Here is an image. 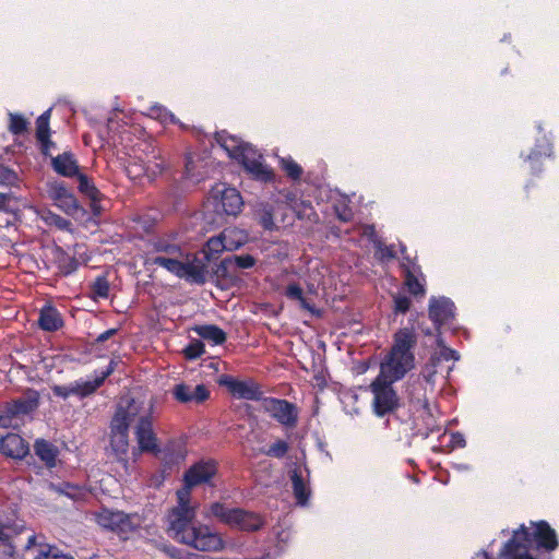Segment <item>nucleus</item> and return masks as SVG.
Here are the masks:
<instances>
[{"label": "nucleus", "mask_w": 559, "mask_h": 559, "mask_svg": "<svg viewBox=\"0 0 559 559\" xmlns=\"http://www.w3.org/2000/svg\"><path fill=\"white\" fill-rule=\"evenodd\" d=\"M216 472L214 461L193 464L185 473V485L177 490V504L169 510L166 519L167 533L174 540L203 552L221 551L225 544L221 534L195 520L198 506L191 503V490L199 485H212Z\"/></svg>", "instance_id": "f257e3e1"}, {"label": "nucleus", "mask_w": 559, "mask_h": 559, "mask_svg": "<svg viewBox=\"0 0 559 559\" xmlns=\"http://www.w3.org/2000/svg\"><path fill=\"white\" fill-rule=\"evenodd\" d=\"M153 400L146 397H122L112 418H119L120 426L129 429L134 425V433L141 451H155L156 438L152 428Z\"/></svg>", "instance_id": "f03ea898"}, {"label": "nucleus", "mask_w": 559, "mask_h": 559, "mask_svg": "<svg viewBox=\"0 0 559 559\" xmlns=\"http://www.w3.org/2000/svg\"><path fill=\"white\" fill-rule=\"evenodd\" d=\"M416 344V335L412 329L404 328L394 335L391 352L381 362L380 374L389 381L402 379L414 367L412 348Z\"/></svg>", "instance_id": "7ed1b4c3"}, {"label": "nucleus", "mask_w": 559, "mask_h": 559, "mask_svg": "<svg viewBox=\"0 0 559 559\" xmlns=\"http://www.w3.org/2000/svg\"><path fill=\"white\" fill-rule=\"evenodd\" d=\"M216 140L227 154L238 160L255 179L269 181L273 178L272 170L262 163V156L250 144L225 132L217 133Z\"/></svg>", "instance_id": "20e7f679"}, {"label": "nucleus", "mask_w": 559, "mask_h": 559, "mask_svg": "<svg viewBox=\"0 0 559 559\" xmlns=\"http://www.w3.org/2000/svg\"><path fill=\"white\" fill-rule=\"evenodd\" d=\"M154 264L159 265L179 277L192 283L203 284L206 280V265L198 255L167 254L154 258Z\"/></svg>", "instance_id": "39448f33"}, {"label": "nucleus", "mask_w": 559, "mask_h": 559, "mask_svg": "<svg viewBox=\"0 0 559 559\" xmlns=\"http://www.w3.org/2000/svg\"><path fill=\"white\" fill-rule=\"evenodd\" d=\"M115 369V362L110 361L108 368L95 376L93 379L83 380L80 379L68 385H53L52 392L56 396L68 399L69 396L75 395L80 397L87 396L95 392L99 388L105 379L112 373Z\"/></svg>", "instance_id": "423d86ee"}, {"label": "nucleus", "mask_w": 559, "mask_h": 559, "mask_svg": "<svg viewBox=\"0 0 559 559\" xmlns=\"http://www.w3.org/2000/svg\"><path fill=\"white\" fill-rule=\"evenodd\" d=\"M95 520L102 527L121 534L133 532L141 524L139 515L126 514L110 509H102L99 512H96Z\"/></svg>", "instance_id": "0eeeda50"}, {"label": "nucleus", "mask_w": 559, "mask_h": 559, "mask_svg": "<svg viewBox=\"0 0 559 559\" xmlns=\"http://www.w3.org/2000/svg\"><path fill=\"white\" fill-rule=\"evenodd\" d=\"M393 382L394 381H389V379L378 376L371 383L373 409L378 416H383L394 411L399 405V397L392 388Z\"/></svg>", "instance_id": "6e6552de"}, {"label": "nucleus", "mask_w": 559, "mask_h": 559, "mask_svg": "<svg viewBox=\"0 0 559 559\" xmlns=\"http://www.w3.org/2000/svg\"><path fill=\"white\" fill-rule=\"evenodd\" d=\"M210 200L217 213L227 215H237L242 206L239 192L225 183H217L212 188Z\"/></svg>", "instance_id": "1a4fd4ad"}, {"label": "nucleus", "mask_w": 559, "mask_h": 559, "mask_svg": "<svg viewBox=\"0 0 559 559\" xmlns=\"http://www.w3.org/2000/svg\"><path fill=\"white\" fill-rule=\"evenodd\" d=\"M260 408L284 426L295 427L297 424V407L285 400L263 399Z\"/></svg>", "instance_id": "9d476101"}, {"label": "nucleus", "mask_w": 559, "mask_h": 559, "mask_svg": "<svg viewBox=\"0 0 559 559\" xmlns=\"http://www.w3.org/2000/svg\"><path fill=\"white\" fill-rule=\"evenodd\" d=\"M218 383L225 388L237 399L255 400L259 396V388L251 380H239L228 374H223L218 379Z\"/></svg>", "instance_id": "9b49d317"}, {"label": "nucleus", "mask_w": 559, "mask_h": 559, "mask_svg": "<svg viewBox=\"0 0 559 559\" xmlns=\"http://www.w3.org/2000/svg\"><path fill=\"white\" fill-rule=\"evenodd\" d=\"M48 197L53 201L66 214L72 215L78 209L79 204L75 197L66 188L62 182H51L47 189Z\"/></svg>", "instance_id": "f8f14e48"}, {"label": "nucleus", "mask_w": 559, "mask_h": 559, "mask_svg": "<svg viewBox=\"0 0 559 559\" xmlns=\"http://www.w3.org/2000/svg\"><path fill=\"white\" fill-rule=\"evenodd\" d=\"M175 399L180 403H202L210 396V391L204 384L180 383L173 390Z\"/></svg>", "instance_id": "ddd939ff"}, {"label": "nucleus", "mask_w": 559, "mask_h": 559, "mask_svg": "<svg viewBox=\"0 0 559 559\" xmlns=\"http://www.w3.org/2000/svg\"><path fill=\"white\" fill-rule=\"evenodd\" d=\"M528 539V532L524 525L514 532L513 538L504 544L502 555L509 556L507 559H535L522 550H526Z\"/></svg>", "instance_id": "4468645a"}, {"label": "nucleus", "mask_w": 559, "mask_h": 559, "mask_svg": "<svg viewBox=\"0 0 559 559\" xmlns=\"http://www.w3.org/2000/svg\"><path fill=\"white\" fill-rule=\"evenodd\" d=\"M454 317V304L444 297L431 298L429 301V318L437 325L447 323Z\"/></svg>", "instance_id": "2eb2a0df"}, {"label": "nucleus", "mask_w": 559, "mask_h": 559, "mask_svg": "<svg viewBox=\"0 0 559 559\" xmlns=\"http://www.w3.org/2000/svg\"><path fill=\"white\" fill-rule=\"evenodd\" d=\"M290 479L293 483L294 496L297 502L305 506L310 497L309 471L307 467L297 466L292 471Z\"/></svg>", "instance_id": "dca6fc26"}, {"label": "nucleus", "mask_w": 559, "mask_h": 559, "mask_svg": "<svg viewBox=\"0 0 559 559\" xmlns=\"http://www.w3.org/2000/svg\"><path fill=\"white\" fill-rule=\"evenodd\" d=\"M25 549L33 559H72L61 554L56 547L37 544V537L29 535Z\"/></svg>", "instance_id": "f3484780"}, {"label": "nucleus", "mask_w": 559, "mask_h": 559, "mask_svg": "<svg viewBox=\"0 0 559 559\" xmlns=\"http://www.w3.org/2000/svg\"><path fill=\"white\" fill-rule=\"evenodd\" d=\"M0 451L7 456L22 459L28 453V445L19 435L9 433L1 439Z\"/></svg>", "instance_id": "a211bd4d"}, {"label": "nucleus", "mask_w": 559, "mask_h": 559, "mask_svg": "<svg viewBox=\"0 0 559 559\" xmlns=\"http://www.w3.org/2000/svg\"><path fill=\"white\" fill-rule=\"evenodd\" d=\"M535 530L533 536L537 546L548 551L555 550L558 547V539L555 530H552L547 522L540 521L534 524Z\"/></svg>", "instance_id": "6ab92c4d"}, {"label": "nucleus", "mask_w": 559, "mask_h": 559, "mask_svg": "<svg viewBox=\"0 0 559 559\" xmlns=\"http://www.w3.org/2000/svg\"><path fill=\"white\" fill-rule=\"evenodd\" d=\"M119 420V418H112L111 420L110 445L118 455H123L129 449V429L126 426H120Z\"/></svg>", "instance_id": "aec40b11"}, {"label": "nucleus", "mask_w": 559, "mask_h": 559, "mask_svg": "<svg viewBox=\"0 0 559 559\" xmlns=\"http://www.w3.org/2000/svg\"><path fill=\"white\" fill-rule=\"evenodd\" d=\"M328 267L320 262H316L308 269V273L304 278L308 294H317L319 287L325 285V275Z\"/></svg>", "instance_id": "412c9836"}, {"label": "nucleus", "mask_w": 559, "mask_h": 559, "mask_svg": "<svg viewBox=\"0 0 559 559\" xmlns=\"http://www.w3.org/2000/svg\"><path fill=\"white\" fill-rule=\"evenodd\" d=\"M38 324L41 330L53 332L63 325V320L55 307L51 305H46L40 309Z\"/></svg>", "instance_id": "4be33fe9"}, {"label": "nucleus", "mask_w": 559, "mask_h": 559, "mask_svg": "<svg viewBox=\"0 0 559 559\" xmlns=\"http://www.w3.org/2000/svg\"><path fill=\"white\" fill-rule=\"evenodd\" d=\"M237 510L238 509H228L226 506L219 502H214L205 508L203 514L206 519L215 518L230 526L231 522L236 519Z\"/></svg>", "instance_id": "5701e85b"}, {"label": "nucleus", "mask_w": 559, "mask_h": 559, "mask_svg": "<svg viewBox=\"0 0 559 559\" xmlns=\"http://www.w3.org/2000/svg\"><path fill=\"white\" fill-rule=\"evenodd\" d=\"M53 169L64 176L72 177L79 174V167L73 155L70 153H63L52 159Z\"/></svg>", "instance_id": "b1692460"}, {"label": "nucleus", "mask_w": 559, "mask_h": 559, "mask_svg": "<svg viewBox=\"0 0 559 559\" xmlns=\"http://www.w3.org/2000/svg\"><path fill=\"white\" fill-rule=\"evenodd\" d=\"M262 525L263 521L259 515L238 509L236 513V519L231 522L230 526L238 527L245 531H257Z\"/></svg>", "instance_id": "393cba45"}, {"label": "nucleus", "mask_w": 559, "mask_h": 559, "mask_svg": "<svg viewBox=\"0 0 559 559\" xmlns=\"http://www.w3.org/2000/svg\"><path fill=\"white\" fill-rule=\"evenodd\" d=\"M34 451L36 455L48 466L53 467L57 462L58 449L50 442L38 439L35 441Z\"/></svg>", "instance_id": "a878e982"}, {"label": "nucleus", "mask_w": 559, "mask_h": 559, "mask_svg": "<svg viewBox=\"0 0 559 559\" xmlns=\"http://www.w3.org/2000/svg\"><path fill=\"white\" fill-rule=\"evenodd\" d=\"M8 404L10 405V412H13L19 419V416L26 415L37 407L38 394L36 392H31L25 397L15 400Z\"/></svg>", "instance_id": "bb28decb"}, {"label": "nucleus", "mask_w": 559, "mask_h": 559, "mask_svg": "<svg viewBox=\"0 0 559 559\" xmlns=\"http://www.w3.org/2000/svg\"><path fill=\"white\" fill-rule=\"evenodd\" d=\"M51 109L46 110L36 121V136L41 143L43 152L48 153L52 142L49 140V117Z\"/></svg>", "instance_id": "cd10ccee"}, {"label": "nucleus", "mask_w": 559, "mask_h": 559, "mask_svg": "<svg viewBox=\"0 0 559 559\" xmlns=\"http://www.w3.org/2000/svg\"><path fill=\"white\" fill-rule=\"evenodd\" d=\"M224 250H227V247L221 234L218 237H213L207 240L206 246L201 252L203 257L200 259L203 260L205 265L207 266V262L213 259H216L218 254L222 253Z\"/></svg>", "instance_id": "c85d7f7f"}, {"label": "nucleus", "mask_w": 559, "mask_h": 559, "mask_svg": "<svg viewBox=\"0 0 559 559\" xmlns=\"http://www.w3.org/2000/svg\"><path fill=\"white\" fill-rule=\"evenodd\" d=\"M222 236L228 251L237 250L248 239L247 234L238 228H226Z\"/></svg>", "instance_id": "c756f323"}, {"label": "nucleus", "mask_w": 559, "mask_h": 559, "mask_svg": "<svg viewBox=\"0 0 559 559\" xmlns=\"http://www.w3.org/2000/svg\"><path fill=\"white\" fill-rule=\"evenodd\" d=\"M194 331L199 336L212 342L214 345L222 344L226 340L224 331L215 325H200L197 326Z\"/></svg>", "instance_id": "7c9ffc66"}, {"label": "nucleus", "mask_w": 559, "mask_h": 559, "mask_svg": "<svg viewBox=\"0 0 559 559\" xmlns=\"http://www.w3.org/2000/svg\"><path fill=\"white\" fill-rule=\"evenodd\" d=\"M285 295L292 299L297 300L301 308L313 312L314 308L312 304L309 301L308 297H306L302 293V288L297 283H292L286 287Z\"/></svg>", "instance_id": "2f4dec72"}, {"label": "nucleus", "mask_w": 559, "mask_h": 559, "mask_svg": "<svg viewBox=\"0 0 559 559\" xmlns=\"http://www.w3.org/2000/svg\"><path fill=\"white\" fill-rule=\"evenodd\" d=\"M126 171L131 179H140L144 176L147 177L145 159L140 156L130 157L126 166Z\"/></svg>", "instance_id": "473e14b6"}, {"label": "nucleus", "mask_w": 559, "mask_h": 559, "mask_svg": "<svg viewBox=\"0 0 559 559\" xmlns=\"http://www.w3.org/2000/svg\"><path fill=\"white\" fill-rule=\"evenodd\" d=\"M40 217L49 226H55L60 230H71V222L51 211H43Z\"/></svg>", "instance_id": "72a5a7b5"}, {"label": "nucleus", "mask_w": 559, "mask_h": 559, "mask_svg": "<svg viewBox=\"0 0 559 559\" xmlns=\"http://www.w3.org/2000/svg\"><path fill=\"white\" fill-rule=\"evenodd\" d=\"M405 285L413 295L424 294V285L416 274V270L407 267L404 272Z\"/></svg>", "instance_id": "f704fd0d"}, {"label": "nucleus", "mask_w": 559, "mask_h": 559, "mask_svg": "<svg viewBox=\"0 0 559 559\" xmlns=\"http://www.w3.org/2000/svg\"><path fill=\"white\" fill-rule=\"evenodd\" d=\"M79 179V190L88 197L91 200L95 201L99 197V191L96 189V187L91 182V180L82 174H78Z\"/></svg>", "instance_id": "c9c22d12"}, {"label": "nucleus", "mask_w": 559, "mask_h": 559, "mask_svg": "<svg viewBox=\"0 0 559 559\" xmlns=\"http://www.w3.org/2000/svg\"><path fill=\"white\" fill-rule=\"evenodd\" d=\"M27 120L19 114L9 112V130L13 134H22L27 130Z\"/></svg>", "instance_id": "e433bc0d"}, {"label": "nucleus", "mask_w": 559, "mask_h": 559, "mask_svg": "<svg viewBox=\"0 0 559 559\" xmlns=\"http://www.w3.org/2000/svg\"><path fill=\"white\" fill-rule=\"evenodd\" d=\"M280 163L288 177L293 179L300 178L302 169L294 159H292L290 157H282L280 159Z\"/></svg>", "instance_id": "4c0bfd02"}, {"label": "nucleus", "mask_w": 559, "mask_h": 559, "mask_svg": "<svg viewBox=\"0 0 559 559\" xmlns=\"http://www.w3.org/2000/svg\"><path fill=\"white\" fill-rule=\"evenodd\" d=\"M19 425V419L13 412H10L9 404H7L3 408H0V427L17 428Z\"/></svg>", "instance_id": "58836bf2"}, {"label": "nucleus", "mask_w": 559, "mask_h": 559, "mask_svg": "<svg viewBox=\"0 0 559 559\" xmlns=\"http://www.w3.org/2000/svg\"><path fill=\"white\" fill-rule=\"evenodd\" d=\"M150 116L160 120L163 123H168V122L176 123L177 122L175 116L171 112H169L165 107L159 106V105H155V106L151 107Z\"/></svg>", "instance_id": "ea45409f"}, {"label": "nucleus", "mask_w": 559, "mask_h": 559, "mask_svg": "<svg viewBox=\"0 0 559 559\" xmlns=\"http://www.w3.org/2000/svg\"><path fill=\"white\" fill-rule=\"evenodd\" d=\"M154 247L157 252H160L159 255L167 254H180V247L176 243H170L167 240L159 239L154 243Z\"/></svg>", "instance_id": "a19ab883"}, {"label": "nucleus", "mask_w": 559, "mask_h": 559, "mask_svg": "<svg viewBox=\"0 0 559 559\" xmlns=\"http://www.w3.org/2000/svg\"><path fill=\"white\" fill-rule=\"evenodd\" d=\"M288 448L289 447L286 441L277 440L266 451H264V454L267 456L281 459L287 453Z\"/></svg>", "instance_id": "79ce46f5"}, {"label": "nucleus", "mask_w": 559, "mask_h": 559, "mask_svg": "<svg viewBox=\"0 0 559 559\" xmlns=\"http://www.w3.org/2000/svg\"><path fill=\"white\" fill-rule=\"evenodd\" d=\"M145 165L147 167V178L150 179L156 177L163 170V163L155 155L152 157L146 155Z\"/></svg>", "instance_id": "37998d69"}, {"label": "nucleus", "mask_w": 559, "mask_h": 559, "mask_svg": "<svg viewBox=\"0 0 559 559\" xmlns=\"http://www.w3.org/2000/svg\"><path fill=\"white\" fill-rule=\"evenodd\" d=\"M188 359H195L204 353V345L199 340H193L183 350Z\"/></svg>", "instance_id": "c03bdc74"}, {"label": "nucleus", "mask_w": 559, "mask_h": 559, "mask_svg": "<svg viewBox=\"0 0 559 559\" xmlns=\"http://www.w3.org/2000/svg\"><path fill=\"white\" fill-rule=\"evenodd\" d=\"M259 216L260 222L264 228L272 229L275 226L271 206H262L261 210L259 211Z\"/></svg>", "instance_id": "a18cd8bd"}, {"label": "nucleus", "mask_w": 559, "mask_h": 559, "mask_svg": "<svg viewBox=\"0 0 559 559\" xmlns=\"http://www.w3.org/2000/svg\"><path fill=\"white\" fill-rule=\"evenodd\" d=\"M93 293L96 297L107 298L109 294L108 282L103 277H98L93 284Z\"/></svg>", "instance_id": "49530a36"}, {"label": "nucleus", "mask_w": 559, "mask_h": 559, "mask_svg": "<svg viewBox=\"0 0 559 559\" xmlns=\"http://www.w3.org/2000/svg\"><path fill=\"white\" fill-rule=\"evenodd\" d=\"M438 345L440 346V352L438 354V357L432 358L433 362H435V360H440V359H444V360H451V359L457 360L459 359L457 353L451 348L445 347L441 340H438Z\"/></svg>", "instance_id": "de8ad7c7"}, {"label": "nucleus", "mask_w": 559, "mask_h": 559, "mask_svg": "<svg viewBox=\"0 0 559 559\" xmlns=\"http://www.w3.org/2000/svg\"><path fill=\"white\" fill-rule=\"evenodd\" d=\"M551 153L550 144L547 141H544L542 144L537 145V148L528 156V159H534L539 156H549Z\"/></svg>", "instance_id": "09e8293b"}, {"label": "nucleus", "mask_w": 559, "mask_h": 559, "mask_svg": "<svg viewBox=\"0 0 559 559\" xmlns=\"http://www.w3.org/2000/svg\"><path fill=\"white\" fill-rule=\"evenodd\" d=\"M234 260L237 266L241 269H249L254 265V259L249 254L236 255Z\"/></svg>", "instance_id": "8fccbe9b"}, {"label": "nucleus", "mask_w": 559, "mask_h": 559, "mask_svg": "<svg viewBox=\"0 0 559 559\" xmlns=\"http://www.w3.org/2000/svg\"><path fill=\"white\" fill-rule=\"evenodd\" d=\"M394 308L397 312H406L409 308V299L406 296L394 297Z\"/></svg>", "instance_id": "3c124183"}, {"label": "nucleus", "mask_w": 559, "mask_h": 559, "mask_svg": "<svg viewBox=\"0 0 559 559\" xmlns=\"http://www.w3.org/2000/svg\"><path fill=\"white\" fill-rule=\"evenodd\" d=\"M63 264H60V269L63 273L69 274L76 269V261L63 253H61Z\"/></svg>", "instance_id": "603ef678"}, {"label": "nucleus", "mask_w": 559, "mask_h": 559, "mask_svg": "<svg viewBox=\"0 0 559 559\" xmlns=\"http://www.w3.org/2000/svg\"><path fill=\"white\" fill-rule=\"evenodd\" d=\"M15 179V175L10 169L0 166V185H9Z\"/></svg>", "instance_id": "864d4df0"}, {"label": "nucleus", "mask_w": 559, "mask_h": 559, "mask_svg": "<svg viewBox=\"0 0 559 559\" xmlns=\"http://www.w3.org/2000/svg\"><path fill=\"white\" fill-rule=\"evenodd\" d=\"M451 444L453 448H464L466 444L464 436L460 432L452 433Z\"/></svg>", "instance_id": "5fc2aeb1"}, {"label": "nucleus", "mask_w": 559, "mask_h": 559, "mask_svg": "<svg viewBox=\"0 0 559 559\" xmlns=\"http://www.w3.org/2000/svg\"><path fill=\"white\" fill-rule=\"evenodd\" d=\"M10 197L0 192V212H8Z\"/></svg>", "instance_id": "6e6d98bb"}, {"label": "nucleus", "mask_w": 559, "mask_h": 559, "mask_svg": "<svg viewBox=\"0 0 559 559\" xmlns=\"http://www.w3.org/2000/svg\"><path fill=\"white\" fill-rule=\"evenodd\" d=\"M117 332L116 329H110V330H107L105 331L104 333L99 334V336L97 337V341L98 342H105L107 341L108 338H110L112 335H115Z\"/></svg>", "instance_id": "4d7b16f0"}, {"label": "nucleus", "mask_w": 559, "mask_h": 559, "mask_svg": "<svg viewBox=\"0 0 559 559\" xmlns=\"http://www.w3.org/2000/svg\"><path fill=\"white\" fill-rule=\"evenodd\" d=\"M193 169H194V162H193L192 157H188L187 163H186V174L188 177L194 176Z\"/></svg>", "instance_id": "13d9d810"}, {"label": "nucleus", "mask_w": 559, "mask_h": 559, "mask_svg": "<svg viewBox=\"0 0 559 559\" xmlns=\"http://www.w3.org/2000/svg\"><path fill=\"white\" fill-rule=\"evenodd\" d=\"M436 373V371L432 369V367H426L425 371H424V377L426 378V380L428 382L432 381V377L433 374Z\"/></svg>", "instance_id": "bf43d9fd"}, {"label": "nucleus", "mask_w": 559, "mask_h": 559, "mask_svg": "<svg viewBox=\"0 0 559 559\" xmlns=\"http://www.w3.org/2000/svg\"><path fill=\"white\" fill-rule=\"evenodd\" d=\"M353 214L349 210H344L343 212H338V217L344 221V222H347L352 218Z\"/></svg>", "instance_id": "052dcab7"}, {"label": "nucleus", "mask_w": 559, "mask_h": 559, "mask_svg": "<svg viewBox=\"0 0 559 559\" xmlns=\"http://www.w3.org/2000/svg\"><path fill=\"white\" fill-rule=\"evenodd\" d=\"M373 233H374V228L373 226H366L364 228V234L369 236V237H372L373 236Z\"/></svg>", "instance_id": "680f3d73"}, {"label": "nucleus", "mask_w": 559, "mask_h": 559, "mask_svg": "<svg viewBox=\"0 0 559 559\" xmlns=\"http://www.w3.org/2000/svg\"><path fill=\"white\" fill-rule=\"evenodd\" d=\"M479 556H481V558H483V559H488V557H487V554H486V552H483V554H480Z\"/></svg>", "instance_id": "e2e57ef3"}, {"label": "nucleus", "mask_w": 559, "mask_h": 559, "mask_svg": "<svg viewBox=\"0 0 559 559\" xmlns=\"http://www.w3.org/2000/svg\"><path fill=\"white\" fill-rule=\"evenodd\" d=\"M388 255H389V257H392L393 254H392V252H391V251H389V250H388Z\"/></svg>", "instance_id": "0e129e2a"}]
</instances>
